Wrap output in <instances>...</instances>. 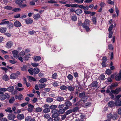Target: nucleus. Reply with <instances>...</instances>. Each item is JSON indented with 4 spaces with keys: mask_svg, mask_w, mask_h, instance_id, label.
Masks as SVG:
<instances>
[{
    "mask_svg": "<svg viewBox=\"0 0 121 121\" xmlns=\"http://www.w3.org/2000/svg\"><path fill=\"white\" fill-rule=\"evenodd\" d=\"M47 79H46L45 78H42L39 80V82L40 83H44V82H47Z\"/></svg>",
    "mask_w": 121,
    "mask_h": 121,
    "instance_id": "obj_38",
    "label": "nucleus"
},
{
    "mask_svg": "<svg viewBox=\"0 0 121 121\" xmlns=\"http://www.w3.org/2000/svg\"><path fill=\"white\" fill-rule=\"evenodd\" d=\"M22 0H16V3L18 5L19 7L21 8H24L26 7L27 5L25 4H22Z\"/></svg>",
    "mask_w": 121,
    "mask_h": 121,
    "instance_id": "obj_4",
    "label": "nucleus"
},
{
    "mask_svg": "<svg viewBox=\"0 0 121 121\" xmlns=\"http://www.w3.org/2000/svg\"><path fill=\"white\" fill-rule=\"evenodd\" d=\"M10 97V95L8 93H5L4 94L0 95V100L2 101L6 99H9Z\"/></svg>",
    "mask_w": 121,
    "mask_h": 121,
    "instance_id": "obj_3",
    "label": "nucleus"
},
{
    "mask_svg": "<svg viewBox=\"0 0 121 121\" xmlns=\"http://www.w3.org/2000/svg\"><path fill=\"white\" fill-rule=\"evenodd\" d=\"M7 91L10 92H12L13 91L14 89V87L13 86H10L8 87L7 88Z\"/></svg>",
    "mask_w": 121,
    "mask_h": 121,
    "instance_id": "obj_28",
    "label": "nucleus"
},
{
    "mask_svg": "<svg viewBox=\"0 0 121 121\" xmlns=\"http://www.w3.org/2000/svg\"><path fill=\"white\" fill-rule=\"evenodd\" d=\"M67 77L68 79L69 80H72L73 79V77L72 75L71 74H69V75H68Z\"/></svg>",
    "mask_w": 121,
    "mask_h": 121,
    "instance_id": "obj_43",
    "label": "nucleus"
},
{
    "mask_svg": "<svg viewBox=\"0 0 121 121\" xmlns=\"http://www.w3.org/2000/svg\"><path fill=\"white\" fill-rule=\"evenodd\" d=\"M41 57L40 56H37L34 57V60L35 61H38L40 60Z\"/></svg>",
    "mask_w": 121,
    "mask_h": 121,
    "instance_id": "obj_24",
    "label": "nucleus"
},
{
    "mask_svg": "<svg viewBox=\"0 0 121 121\" xmlns=\"http://www.w3.org/2000/svg\"><path fill=\"white\" fill-rule=\"evenodd\" d=\"M28 71L29 73L31 75L33 74L34 72H33V69L32 68H31L30 69H28Z\"/></svg>",
    "mask_w": 121,
    "mask_h": 121,
    "instance_id": "obj_53",
    "label": "nucleus"
},
{
    "mask_svg": "<svg viewBox=\"0 0 121 121\" xmlns=\"http://www.w3.org/2000/svg\"><path fill=\"white\" fill-rule=\"evenodd\" d=\"M21 10V9L19 8H13L12 11H13L14 12H18L20 11Z\"/></svg>",
    "mask_w": 121,
    "mask_h": 121,
    "instance_id": "obj_46",
    "label": "nucleus"
},
{
    "mask_svg": "<svg viewBox=\"0 0 121 121\" xmlns=\"http://www.w3.org/2000/svg\"><path fill=\"white\" fill-rule=\"evenodd\" d=\"M3 79L5 81H7L9 80L8 77L6 74L4 75L3 77Z\"/></svg>",
    "mask_w": 121,
    "mask_h": 121,
    "instance_id": "obj_34",
    "label": "nucleus"
},
{
    "mask_svg": "<svg viewBox=\"0 0 121 121\" xmlns=\"http://www.w3.org/2000/svg\"><path fill=\"white\" fill-rule=\"evenodd\" d=\"M29 79L31 81H36V80L34 77H31V76H29Z\"/></svg>",
    "mask_w": 121,
    "mask_h": 121,
    "instance_id": "obj_60",
    "label": "nucleus"
},
{
    "mask_svg": "<svg viewBox=\"0 0 121 121\" xmlns=\"http://www.w3.org/2000/svg\"><path fill=\"white\" fill-rule=\"evenodd\" d=\"M49 108L50 109H51L52 110L51 111V113H53V112L56 111L55 110L57 108V106L55 105H51L49 106Z\"/></svg>",
    "mask_w": 121,
    "mask_h": 121,
    "instance_id": "obj_10",
    "label": "nucleus"
},
{
    "mask_svg": "<svg viewBox=\"0 0 121 121\" xmlns=\"http://www.w3.org/2000/svg\"><path fill=\"white\" fill-rule=\"evenodd\" d=\"M34 107V106L33 105L29 104L28 105L29 108L27 109V110L29 112H31L33 111V108Z\"/></svg>",
    "mask_w": 121,
    "mask_h": 121,
    "instance_id": "obj_13",
    "label": "nucleus"
},
{
    "mask_svg": "<svg viewBox=\"0 0 121 121\" xmlns=\"http://www.w3.org/2000/svg\"><path fill=\"white\" fill-rule=\"evenodd\" d=\"M6 27H1L0 28V32L1 33H4L6 31Z\"/></svg>",
    "mask_w": 121,
    "mask_h": 121,
    "instance_id": "obj_29",
    "label": "nucleus"
},
{
    "mask_svg": "<svg viewBox=\"0 0 121 121\" xmlns=\"http://www.w3.org/2000/svg\"><path fill=\"white\" fill-rule=\"evenodd\" d=\"M105 76L104 75H100L99 78L100 80H103L105 78Z\"/></svg>",
    "mask_w": 121,
    "mask_h": 121,
    "instance_id": "obj_49",
    "label": "nucleus"
},
{
    "mask_svg": "<svg viewBox=\"0 0 121 121\" xmlns=\"http://www.w3.org/2000/svg\"><path fill=\"white\" fill-rule=\"evenodd\" d=\"M52 83V85L54 87L57 86H59L58 83L56 82H54Z\"/></svg>",
    "mask_w": 121,
    "mask_h": 121,
    "instance_id": "obj_61",
    "label": "nucleus"
},
{
    "mask_svg": "<svg viewBox=\"0 0 121 121\" xmlns=\"http://www.w3.org/2000/svg\"><path fill=\"white\" fill-rule=\"evenodd\" d=\"M66 110H67L65 108H64L60 109L58 111V113L60 114H63L65 112Z\"/></svg>",
    "mask_w": 121,
    "mask_h": 121,
    "instance_id": "obj_19",
    "label": "nucleus"
},
{
    "mask_svg": "<svg viewBox=\"0 0 121 121\" xmlns=\"http://www.w3.org/2000/svg\"><path fill=\"white\" fill-rule=\"evenodd\" d=\"M108 49L109 50H112L113 49V47L112 44H110L108 46Z\"/></svg>",
    "mask_w": 121,
    "mask_h": 121,
    "instance_id": "obj_57",
    "label": "nucleus"
},
{
    "mask_svg": "<svg viewBox=\"0 0 121 121\" xmlns=\"http://www.w3.org/2000/svg\"><path fill=\"white\" fill-rule=\"evenodd\" d=\"M111 91L112 93L115 94H117L119 93L118 90L117 88L115 90L111 89Z\"/></svg>",
    "mask_w": 121,
    "mask_h": 121,
    "instance_id": "obj_35",
    "label": "nucleus"
},
{
    "mask_svg": "<svg viewBox=\"0 0 121 121\" xmlns=\"http://www.w3.org/2000/svg\"><path fill=\"white\" fill-rule=\"evenodd\" d=\"M4 8L7 10H11L13 9V7L9 6H4Z\"/></svg>",
    "mask_w": 121,
    "mask_h": 121,
    "instance_id": "obj_36",
    "label": "nucleus"
},
{
    "mask_svg": "<svg viewBox=\"0 0 121 121\" xmlns=\"http://www.w3.org/2000/svg\"><path fill=\"white\" fill-rule=\"evenodd\" d=\"M60 89L62 90H65L67 88V87L65 85H62L60 87Z\"/></svg>",
    "mask_w": 121,
    "mask_h": 121,
    "instance_id": "obj_40",
    "label": "nucleus"
},
{
    "mask_svg": "<svg viewBox=\"0 0 121 121\" xmlns=\"http://www.w3.org/2000/svg\"><path fill=\"white\" fill-rule=\"evenodd\" d=\"M90 25V21L87 19H86L84 22L82 24V26Z\"/></svg>",
    "mask_w": 121,
    "mask_h": 121,
    "instance_id": "obj_17",
    "label": "nucleus"
},
{
    "mask_svg": "<svg viewBox=\"0 0 121 121\" xmlns=\"http://www.w3.org/2000/svg\"><path fill=\"white\" fill-rule=\"evenodd\" d=\"M115 105L117 106H121V100H117L115 102Z\"/></svg>",
    "mask_w": 121,
    "mask_h": 121,
    "instance_id": "obj_21",
    "label": "nucleus"
},
{
    "mask_svg": "<svg viewBox=\"0 0 121 121\" xmlns=\"http://www.w3.org/2000/svg\"><path fill=\"white\" fill-rule=\"evenodd\" d=\"M113 26V25L112 24L109 26L108 29V31L109 32L108 37L110 38H111L112 37L113 32L112 30Z\"/></svg>",
    "mask_w": 121,
    "mask_h": 121,
    "instance_id": "obj_5",
    "label": "nucleus"
},
{
    "mask_svg": "<svg viewBox=\"0 0 121 121\" xmlns=\"http://www.w3.org/2000/svg\"><path fill=\"white\" fill-rule=\"evenodd\" d=\"M65 106H66L64 108L66 110L70 108L69 107L71 106L72 105V103L70 101H67L65 103Z\"/></svg>",
    "mask_w": 121,
    "mask_h": 121,
    "instance_id": "obj_6",
    "label": "nucleus"
},
{
    "mask_svg": "<svg viewBox=\"0 0 121 121\" xmlns=\"http://www.w3.org/2000/svg\"><path fill=\"white\" fill-rule=\"evenodd\" d=\"M33 72L34 74H37L40 72V70L37 68H35L33 69Z\"/></svg>",
    "mask_w": 121,
    "mask_h": 121,
    "instance_id": "obj_23",
    "label": "nucleus"
},
{
    "mask_svg": "<svg viewBox=\"0 0 121 121\" xmlns=\"http://www.w3.org/2000/svg\"><path fill=\"white\" fill-rule=\"evenodd\" d=\"M56 100L59 102H62L64 101V98L62 97L58 96L57 97Z\"/></svg>",
    "mask_w": 121,
    "mask_h": 121,
    "instance_id": "obj_27",
    "label": "nucleus"
},
{
    "mask_svg": "<svg viewBox=\"0 0 121 121\" xmlns=\"http://www.w3.org/2000/svg\"><path fill=\"white\" fill-rule=\"evenodd\" d=\"M67 88L68 90L71 91H74V88L72 86H69L67 87Z\"/></svg>",
    "mask_w": 121,
    "mask_h": 121,
    "instance_id": "obj_42",
    "label": "nucleus"
},
{
    "mask_svg": "<svg viewBox=\"0 0 121 121\" xmlns=\"http://www.w3.org/2000/svg\"><path fill=\"white\" fill-rule=\"evenodd\" d=\"M78 107L77 106L74 108L72 110L73 112H77L78 110Z\"/></svg>",
    "mask_w": 121,
    "mask_h": 121,
    "instance_id": "obj_56",
    "label": "nucleus"
},
{
    "mask_svg": "<svg viewBox=\"0 0 121 121\" xmlns=\"http://www.w3.org/2000/svg\"><path fill=\"white\" fill-rule=\"evenodd\" d=\"M50 111V108H46L44 109L43 110V112L44 113H47Z\"/></svg>",
    "mask_w": 121,
    "mask_h": 121,
    "instance_id": "obj_39",
    "label": "nucleus"
},
{
    "mask_svg": "<svg viewBox=\"0 0 121 121\" xmlns=\"http://www.w3.org/2000/svg\"><path fill=\"white\" fill-rule=\"evenodd\" d=\"M26 23L27 24H30L32 23L33 21L30 18L24 19Z\"/></svg>",
    "mask_w": 121,
    "mask_h": 121,
    "instance_id": "obj_12",
    "label": "nucleus"
},
{
    "mask_svg": "<svg viewBox=\"0 0 121 121\" xmlns=\"http://www.w3.org/2000/svg\"><path fill=\"white\" fill-rule=\"evenodd\" d=\"M13 25L15 27H19L22 26L21 23L18 21L15 22L14 23Z\"/></svg>",
    "mask_w": 121,
    "mask_h": 121,
    "instance_id": "obj_14",
    "label": "nucleus"
},
{
    "mask_svg": "<svg viewBox=\"0 0 121 121\" xmlns=\"http://www.w3.org/2000/svg\"><path fill=\"white\" fill-rule=\"evenodd\" d=\"M17 78V75H16L15 73H12L10 75V78L11 79H15Z\"/></svg>",
    "mask_w": 121,
    "mask_h": 121,
    "instance_id": "obj_18",
    "label": "nucleus"
},
{
    "mask_svg": "<svg viewBox=\"0 0 121 121\" xmlns=\"http://www.w3.org/2000/svg\"><path fill=\"white\" fill-rule=\"evenodd\" d=\"M98 82L96 81H94L89 85L91 88L97 87Z\"/></svg>",
    "mask_w": 121,
    "mask_h": 121,
    "instance_id": "obj_8",
    "label": "nucleus"
},
{
    "mask_svg": "<svg viewBox=\"0 0 121 121\" xmlns=\"http://www.w3.org/2000/svg\"><path fill=\"white\" fill-rule=\"evenodd\" d=\"M85 93L84 92L80 93L79 94V96L80 98H82V99H84V98H85L86 97V96H85Z\"/></svg>",
    "mask_w": 121,
    "mask_h": 121,
    "instance_id": "obj_20",
    "label": "nucleus"
},
{
    "mask_svg": "<svg viewBox=\"0 0 121 121\" xmlns=\"http://www.w3.org/2000/svg\"><path fill=\"white\" fill-rule=\"evenodd\" d=\"M35 33H36L35 31L34 30H30L28 32V33L31 35H33Z\"/></svg>",
    "mask_w": 121,
    "mask_h": 121,
    "instance_id": "obj_51",
    "label": "nucleus"
},
{
    "mask_svg": "<svg viewBox=\"0 0 121 121\" xmlns=\"http://www.w3.org/2000/svg\"><path fill=\"white\" fill-rule=\"evenodd\" d=\"M73 75L76 79H77L78 77V74L77 72L73 73Z\"/></svg>",
    "mask_w": 121,
    "mask_h": 121,
    "instance_id": "obj_64",
    "label": "nucleus"
},
{
    "mask_svg": "<svg viewBox=\"0 0 121 121\" xmlns=\"http://www.w3.org/2000/svg\"><path fill=\"white\" fill-rule=\"evenodd\" d=\"M8 24V26L10 29L12 28L13 26V24L12 23L10 22Z\"/></svg>",
    "mask_w": 121,
    "mask_h": 121,
    "instance_id": "obj_54",
    "label": "nucleus"
},
{
    "mask_svg": "<svg viewBox=\"0 0 121 121\" xmlns=\"http://www.w3.org/2000/svg\"><path fill=\"white\" fill-rule=\"evenodd\" d=\"M53 100V99L52 98L48 97L46 101L49 103H51L52 102Z\"/></svg>",
    "mask_w": 121,
    "mask_h": 121,
    "instance_id": "obj_44",
    "label": "nucleus"
},
{
    "mask_svg": "<svg viewBox=\"0 0 121 121\" xmlns=\"http://www.w3.org/2000/svg\"><path fill=\"white\" fill-rule=\"evenodd\" d=\"M92 21L94 24L96 25L97 22L96 18L95 16L92 17Z\"/></svg>",
    "mask_w": 121,
    "mask_h": 121,
    "instance_id": "obj_33",
    "label": "nucleus"
},
{
    "mask_svg": "<svg viewBox=\"0 0 121 121\" xmlns=\"http://www.w3.org/2000/svg\"><path fill=\"white\" fill-rule=\"evenodd\" d=\"M75 12L77 15H79L82 13V11L81 9H79L75 10Z\"/></svg>",
    "mask_w": 121,
    "mask_h": 121,
    "instance_id": "obj_25",
    "label": "nucleus"
},
{
    "mask_svg": "<svg viewBox=\"0 0 121 121\" xmlns=\"http://www.w3.org/2000/svg\"><path fill=\"white\" fill-rule=\"evenodd\" d=\"M65 106V105L64 103L63 104L59 105L57 107V108H58L59 109H62Z\"/></svg>",
    "mask_w": 121,
    "mask_h": 121,
    "instance_id": "obj_50",
    "label": "nucleus"
},
{
    "mask_svg": "<svg viewBox=\"0 0 121 121\" xmlns=\"http://www.w3.org/2000/svg\"><path fill=\"white\" fill-rule=\"evenodd\" d=\"M115 78L117 81H119L121 80V75H120L118 74V75H117L115 76Z\"/></svg>",
    "mask_w": 121,
    "mask_h": 121,
    "instance_id": "obj_26",
    "label": "nucleus"
},
{
    "mask_svg": "<svg viewBox=\"0 0 121 121\" xmlns=\"http://www.w3.org/2000/svg\"><path fill=\"white\" fill-rule=\"evenodd\" d=\"M71 19L72 20L75 21L77 20V17L76 15H73Z\"/></svg>",
    "mask_w": 121,
    "mask_h": 121,
    "instance_id": "obj_52",
    "label": "nucleus"
},
{
    "mask_svg": "<svg viewBox=\"0 0 121 121\" xmlns=\"http://www.w3.org/2000/svg\"><path fill=\"white\" fill-rule=\"evenodd\" d=\"M15 99L13 97H12L9 100V103L12 104L13 103V102L15 101Z\"/></svg>",
    "mask_w": 121,
    "mask_h": 121,
    "instance_id": "obj_48",
    "label": "nucleus"
},
{
    "mask_svg": "<svg viewBox=\"0 0 121 121\" xmlns=\"http://www.w3.org/2000/svg\"><path fill=\"white\" fill-rule=\"evenodd\" d=\"M117 117V113L111 112L108 114L107 117L110 120L112 119L115 120L116 119Z\"/></svg>",
    "mask_w": 121,
    "mask_h": 121,
    "instance_id": "obj_1",
    "label": "nucleus"
},
{
    "mask_svg": "<svg viewBox=\"0 0 121 121\" xmlns=\"http://www.w3.org/2000/svg\"><path fill=\"white\" fill-rule=\"evenodd\" d=\"M31 65L32 66L34 67H37L39 65V64L36 63H32Z\"/></svg>",
    "mask_w": 121,
    "mask_h": 121,
    "instance_id": "obj_62",
    "label": "nucleus"
},
{
    "mask_svg": "<svg viewBox=\"0 0 121 121\" xmlns=\"http://www.w3.org/2000/svg\"><path fill=\"white\" fill-rule=\"evenodd\" d=\"M48 2L50 4L56 3L57 2L54 0H50L48 1Z\"/></svg>",
    "mask_w": 121,
    "mask_h": 121,
    "instance_id": "obj_59",
    "label": "nucleus"
},
{
    "mask_svg": "<svg viewBox=\"0 0 121 121\" xmlns=\"http://www.w3.org/2000/svg\"><path fill=\"white\" fill-rule=\"evenodd\" d=\"M28 69V66L27 65H23V66L21 68V70L26 71Z\"/></svg>",
    "mask_w": 121,
    "mask_h": 121,
    "instance_id": "obj_22",
    "label": "nucleus"
},
{
    "mask_svg": "<svg viewBox=\"0 0 121 121\" xmlns=\"http://www.w3.org/2000/svg\"><path fill=\"white\" fill-rule=\"evenodd\" d=\"M1 21L0 23V25L7 24L9 23V22L8 21H4V20H2Z\"/></svg>",
    "mask_w": 121,
    "mask_h": 121,
    "instance_id": "obj_31",
    "label": "nucleus"
},
{
    "mask_svg": "<svg viewBox=\"0 0 121 121\" xmlns=\"http://www.w3.org/2000/svg\"><path fill=\"white\" fill-rule=\"evenodd\" d=\"M72 110L71 109H69L67 110L65 112V114L68 115L72 112Z\"/></svg>",
    "mask_w": 121,
    "mask_h": 121,
    "instance_id": "obj_58",
    "label": "nucleus"
},
{
    "mask_svg": "<svg viewBox=\"0 0 121 121\" xmlns=\"http://www.w3.org/2000/svg\"><path fill=\"white\" fill-rule=\"evenodd\" d=\"M105 73L107 75H109L112 73V72L110 69H107L106 70Z\"/></svg>",
    "mask_w": 121,
    "mask_h": 121,
    "instance_id": "obj_32",
    "label": "nucleus"
},
{
    "mask_svg": "<svg viewBox=\"0 0 121 121\" xmlns=\"http://www.w3.org/2000/svg\"><path fill=\"white\" fill-rule=\"evenodd\" d=\"M15 117V115L12 113L9 114L8 115L7 118L9 120H13Z\"/></svg>",
    "mask_w": 121,
    "mask_h": 121,
    "instance_id": "obj_9",
    "label": "nucleus"
},
{
    "mask_svg": "<svg viewBox=\"0 0 121 121\" xmlns=\"http://www.w3.org/2000/svg\"><path fill=\"white\" fill-rule=\"evenodd\" d=\"M12 53L13 54V57L14 58L16 59L18 58L19 57V56L18 55V52L17 51L15 50H13L12 51Z\"/></svg>",
    "mask_w": 121,
    "mask_h": 121,
    "instance_id": "obj_11",
    "label": "nucleus"
},
{
    "mask_svg": "<svg viewBox=\"0 0 121 121\" xmlns=\"http://www.w3.org/2000/svg\"><path fill=\"white\" fill-rule=\"evenodd\" d=\"M35 110L36 112H40L42 111V108L41 107L37 108H36Z\"/></svg>",
    "mask_w": 121,
    "mask_h": 121,
    "instance_id": "obj_45",
    "label": "nucleus"
},
{
    "mask_svg": "<svg viewBox=\"0 0 121 121\" xmlns=\"http://www.w3.org/2000/svg\"><path fill=\"white\" fill-rule=\"evenodd\" d=\"M40 15L39 14H37L34 15V18L36 20H38L40 17Z\"/></svg>",
    "mask_w": 121,
    "mask_h": 121,
    "instance_id": "obj_30",
    "label": "nucleus"
},
{
    "mask_svg": "<svg viewBox=\"0 0 121 121\" xmlns=\"http://www.w3.org/2000/svg\"><path fill=\"white\" fill-rule=\"evenodd\" d=\"M46 84H45L41 83L39 84V87L40 89L43 88L46 86Z\"/></svg>",
    "mask_w": 121,
    "mask_h": 121,
    "instance_id": "obj_37",
    "label": "nucleus"
},
{
    "mask_svg": "<svg viewBox=\"0 0 121 121\" xmlns=\"http://www.w3.org/2000/svg\"><path fill=\"white\" fill-rule=\"evenodd\" d=\"M5 111L7 112H8L9 113H12L13 112L11 108L10 107H8L7 109L5 110Z\"/></svg>",
    "mask_w": 121,
    "mask_h": 121,
    "instance_id": "obj_47",
    "label": "nucleus"
},
{
    "mask_svg": "<svg viewBox=\"0 0 121 121\" xmlns=\"http://www.w3.org/2000/svg\"><path fill=\"white\" fill-rule=\"evenodd\" d=\"M51 114H53L52 115V117L53 118L54 121H59L60 120V118L59 117V114L58 113V110H56L53 112V113H51Z\"/></svg>",
    "mask_w": 121,
    "mask_h": 121,
    "instance_id": "obj_2",
    "label": "nucleus"
},
{
    "mask_svg": "<svg viewBox=\"0 0 121 121\" xmlns=\"http://www.w3.org/2000/svg\"><path fill=\"white\" fill-rule=\"evenodd\" d=\"M13 42L11 41H9L6 43L5 47L7 48H10L13 46Z\"/></svg>",
    "mask_w": 121,
    "mask_h": 121,
    "instance_id": "obj_7",
    "label": "nucleus"
},
{
    "mask_svg": "<svg viewBox=\"0 0 121 121\" xmlns=\"http://www.w3.org/2000/svg\"><path fill=\"white\" fill-rule=\"evenodd\" d=\"M89 26H82L83 28L85 29L86 31L87 32H88L90 30V29L89 27Z\"/></svg>",
    "mask_w": 121,
    "mask_h": 121,
    "instance_id": "obj_41",
    "label": "nucleus"
},
{
    "mask_svg": "<svg viewBox=\"0 0 121 121\" xmlns=\"http://www.w3.org/2000/svg\"><path fill=\"white\" fill-rule=\"evenodd\" d=\"M31 118V117L27 116L25 118V121H30Z\"/></svg>",
    "mask_w": 121,
    "mask_h": 121,
    "instance_id": "obj_63",
    "label": "nucleus"
},
{
    "mask_svg": "<svg viewBox=\"0 0 121 121\" xmlns=\"http://www.w3.org/2000/svg\"><path fill=\"white\" fill-rule=\"evenodd\" d=\"M101 64L103 67H105L107 66L106 62H102Z\"/></svg>",
    "mask_w": 121,
    "mask_h": 121,
    "instance_id": "obj_55",
    "label": "nucleus"
},
{
    "mask_svg": "<svg viewBox=\"0 0 121 121\" xmlns=\"http://www.w3.org/2000/svg\"><path fill=\"white\" fill-rule=\"evenodd\" d=\"M108 105L109 107L112 108L114 107L115 105V102H114L113 101H111L108 103Z\"/></svg>",
    "mask_w": 121,
    "mask_h": 121,
    "instance_id": "obj_15",
    "label": "nucleus"
},
{
    "mask_svg": "<svg viewBox=\"0 0 121 121\" xmlns=\"http://www.w3.org/2000/svg\"><path fill=\"white\" fill-rule=\"evenodd\" d=\"M17 117L18 120H22L24 119V116L23 114H20L17 115Z\"/></svg>",
    "mask_w": 121,
    "mask_h": 121,
    "instance_id": "obj_16",
    "label": "nucleus"
}]
</instances>
